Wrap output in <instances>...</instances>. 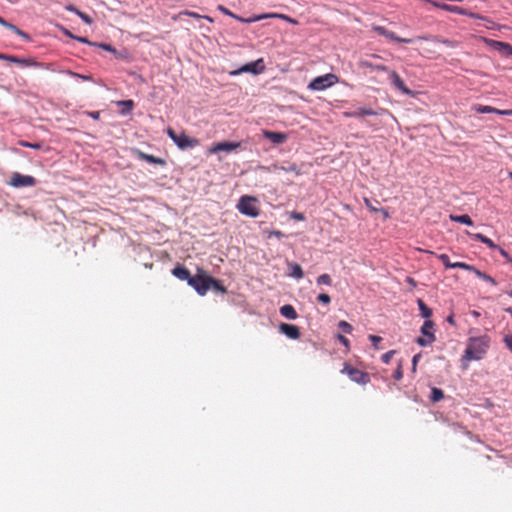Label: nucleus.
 I'll return each instance as SVG.
<instances>
[{
    "mask_svg": "<svg viewBox=\"0 0 512 512\" xmlns=\"http://www.w3.org/2000/svg\"><path fill=\"white\" fill-rule=\"evenodd\" d=\"M364 202H365V205L371 210V211H378L377 208L373 207L372 204L370 203L369 199L365 198L364 199Z\"/></svg>",
    "mask_w": 512,
    "mask_h": 512,
    "instance_id": "nucleus-53",
    "label": "nucleus"
},
{
    "mask_svg": "<svg viewBox=\"0 0 512 512\" xmlns=\"http://www.w3.org/2000/svg\"><path fill=\"white\" fill-rule=\"evenodd\" d=\"M280 314L283 317L290 319V320H294L298 317V314H297L295 308L290 304L283 305L280 308Z\"/></svg>",
    "mask_w": 512,
    "mask_h": 512,
    "instance_id": "nucleus-24",
    "label": "nucleus"
},
{
    "mask_svg": "<svg viewBox=\"0 0 512 512\" xmlns=\"http://www.w3.org/2000/svg\"><path fill=\"white\" fill-rule=\"evenodd\" d=\"M477 113H494L498 115H512V110H500L497 108H494L492 106L487 105H481V104H475L472 108Z\"/></svg>",
    "mask_w": 512,
    "mask_h": 512,
    "instance_id": "nucleus-15",
    "label": "nucleus"
},
{
    "mask_svg": "<svg viewBox=\"0 0 512 512\" xmlns=\"http://www.w3.org/2000/svg\"><path fill=\"white\" fill-rule=\"evenodd\" d=\"M418 40H430V41H434V42H438V43H442V44H445L447 46H450V47H455L456 46V42L452 41V40H448V39H442L438 36H432V35H427V36H418L417 37Z\"/></svg>",
    "mask_w": 512,
    "mask_h": 512,
    "instance_id": "nucleus-25",
    "label": "nucleus"
},
{
    "mask_svg": "<svg viewBox=\"0 0 512 512\" xmlns=\"http://www.w3.org/2000/svg\"><path fill=\"white\" fill-rule=\"evenodd\" d=\"M450 219L454 222H458V223H461V224H466V225H473V221L471 219V217L467 214H463V215H450Z\"/></svg>",
    "mask_w": 512,
    "mask_h": 512,
    "instance_id": "nucleus-29",
    "label": "nucleus"
},
{
    "mask_svg": "<svg viewBox=\"0 0 512 512\" xmlns=\"http://www.w3.org/2000/svg\"><path fill=\"white\" fill-rule=\"evenodd\" d=\"M210 289H214L215 291L226 293V288L222 285V283L212 277V282H209Z\"/></svg>",
    "mask_w": 512,
    "mask_h": 512,
    "instance_id": "nucleus-36",
    "label": "nucleus"
},
{
    "mask_svg": "<svg viewBox=\"0 0 512 512\" xmlns=\"http://www.w3.org/2000/svg\"><path fill=\"white\" fill-rule=\"evenodd\" d=\"M493 46L499 50H504L508 54L512 55V46L508 43L493 41Z\"/></svg>",
    "mask_w": 512,
    "mask_h": 512,
    "instance_id": "nucleus-33",
    "label": "nucleus"
},
{
    "mask_svg": "<svg viewBox=\"0 0 512 512\" xmlns=\"http://www.w3.org/2000/svg\"><path fill=\"white\" fill-rule=\"evenodd\" d=\"M406 282L411 286L412 289L417 286V282L410 276L406 277Z\"/></svg>",
    "mask_w": 512,
    "mask_h": 512,
    "instance_id": "nucleus-49",
    "label": "nucleus"
},
{
    "mask_svg": "<svg viewBox=\"0 0 512 512\" xmlns=\"http://www.w3.org/2000/svg\"><path fill=\"white\" fill-rule=\"evenodd\" d=\"M172 274L180 280L187 281L189 283V279L192 278L190 271L182 265H177L173 270Z\"/></svg>",
    "mask_w": 512,
    "mask_h": 512,
    "instance_id": "nucleus-20",
    "label": "nucleus"
},
{
    "mask_svg": "<svg viewBox=\"0 0 512 512\" xmlns=\"http://www.w3.org/2000/svg\"><path fill=\"white\" fill-rule=\"evenodd\" d=\"M338 81L339 79L335 74L328 73L314 78L308 84V89L314 91H322L338 83Z\"/></svg>",
    "mask_w": 512,
    "mask_h": 512,
    "instance_id": "nucleus-4",
    "label": "nucleus"
},
{
    "mask_svg": "<svg viewBox=\"0 0 512 512\" xmlns=\"http://www.w3.org/2000/svg\"><path fill=\"white\" fill-rule=\"evenodd\" d=\"M19 145L22 147L32 148V149H40L42 145L40 143H30L24 140L19 141Z\"/></svg>",
    "mask_w": 512,
    "mask_h": 512,
    "instance_id": "nucleus-41",
    "label": "nucleus"
},
{
    "mask_svg": "<svg viewBox=\"0 0 512 512\" xmlns=\"http://www.w3.org/2000/svg\"><path fill=\"white\" fill-rule=\"evenodd\" d=\"M288 266H289V269H290L289 275L291 277H294L296 279H301L303 277L304 273H303V270H302V268H301V266L299 264H297V263H289Z\"/></svg>",
    "mask_w": 512,
    "mask_h": 512,
    "instance_id": "nucleus-27",
    "label": "nucleus"
},
{
    "mask_svg": "<svg viewBox=\"0 0 512 512\" xmlns=\"http://www.w3.org/2000/svg\"><path fill=\"white\" fill-rule=\"evenodd\" d=\"M269 18H277V19H282L285 21V19H287V15L282 14V13H264V14H262V20L269 19Z\"/></svg>",
    "mask_w": 512,
    "mask_h": 512,
    "instance_id": "nucleus-38",
    "label": "nucleus"
},
{
    "mask_svg": "<svg viewBox=\"0 0 512 512\" xmlns=\"http://www.w3.org/2000/svg\"><path fill=\"white\" fill-rule=\"evenodd\" d=\"M434 323L431 320H425L421 327L422 336L417 338L416 342L420 346H429L435 341V335L433 332Z\"/></svg>",
    "mask_w": 512,
    "mask_h": 512,
    "instance_id": "nucleus-7",
    "label": "nucleus"
},
{
    "mask_svg": "<svg viewBox=\"0 0 512 512\" xmlns=\"http://www.w3.org/2000/svg\"><path fill=\"white\" fill-rule=\"evenodd\" d=\"M0 25H2L3 27L11 30L12 32H14L15 34H17L18 36L22 37L23 39L25 40H30V37L27 33H25L24 31L20 30L18 27H16L15 25L9 23L8 21H6L4 18H2L0 16Z\"/></svg>",
    "mask_w": 512,
    "mask_h": 512,
    "instance_id": "nucleus-21",
    "label": "nucleus"
},
{
    "mask_svg": "<svg viewBox=\"0 0 512 512\" xmlns=\"http://www.w3.org/2000/svg\"><path fill=\"white\" fill-rule=\"evenodd\" d=\"M389 77L394 85V87L398 90H400L402 93L406 95H413V91L410 90L404 83V81L401 79L399 74L394 70H389Z\"/></svg>",
    "mask_w": 512,
    "mask_h": 512,
    "instance_id": "nucleus-11",
    "label": "nucleus"
},
{
    "mask_svg": "<svg viewBox=\"0 0 512 512\" xmlns=\"http://www.w3.org/2000/svg\"><path fill=\"white\" fill-rule=\"evenodd\" d=\"M444 398V392L437 387H433L431 390L430 399L432 402H439Z\"/></svg>",
    "mask_w": 512,
    "mask_h": 512,
    "instance_id": "nucleus-31",
    "label": "nucleus"
},
{
    "mask_svg": "<svg viewBox=\"0 0 512 512\" xmlns=\"http://www.w3.org/2000/svg\"><path fill=\"white\" fill-rule=\"evenodd\" d=\"M129 105H130V110H132V108H133V101L132 100H130Z\"/></svg>",
    "mask_w": 512,
    "mask_h": 512,
    "instance_id": "nucleus-64",
    "label": "nucleus"
},
{
    "mask_svg": "<svg viewBox=\"0 0 512 512\" xmlns=\"http://www.w3.org/2000/svg\"><path fill=\"white\" fill-rule=\"evenodd\" d=\"M9 184L13 187H30L36 184V179L30 175H22L18 172H15L11 175Z\"/></svg>",
    "mask_w": 512,
    "mask_h": 512,
    "instance_id": "nucleus-9",
    "label": "nucleus"
},
{
    "mask_svg": "<svg viewBox=\"0 0 512 512\" xmlns=\"http://www.w3.org/2000/svg\"><path fill=\"white\" fill-rule=\"evenodd\" d=\"M118 105H122L124 108L122 109V112L125 113L128 109V100L121 101L117 103Z\"/></svg>",
    "mask_w": 512,
    "mask_h": 512,
    "instance_id": "nucleus-54",
    "label": "nucleus"
},
{
    "mask_svg": "<svg viewBox=\"0 0 512 512\" xmlns=\"http://www.w3.org/2000/svg\"><path fill=\"white\" fill-rule=\"evenodd\" d=\"M73 75L76 76V77H79V78H81L83 80H89L90 79L89 76L80 75V74H77V73H73Z\"/></svg>",
    "mask_w": 512,
    "mask_h": 512,
    "instance_id": "nucleus-58",
    "label": "nucleus"
},
{
    "mask_svg": "<svg viewBox=\"0 0 512 512\" xmlns=\"http://www.w3.org/2000/svg\"><path fill=\"white\" fill-rule=\"evenodd\" d=\"M373 30L378 33L379 35H382L392 41L400 42V43H411L413 40L408 38H401L397 36L394 32L387 30L383 26H374Z\"/></svg>",
    "mask_w": 512,
    "mask_h": 512,
    "instance_id": "nucleus-12",
    "label": "nucleus"
},
{
    "mask_svg": "<svg viewBox=\"0 0 512 512\" xmlns=\"http://www.w3.org/2000/svg\"><path fill=\"white\" fill-rule=\"evenodd\" d=\"M218 10H220L223 14L230 16L232 18L236 17V14H234L233 12H231L229 9H227L226 7H224L222 5L218 6Z\"/></svg>",
    "mask_w": 512,
    "mask_h": 512,
    "instance_id": "nucleus-45",
    "label": "nucleus"
},
{
    "mask_svg": "<svg viewBox=\"0 0 512 512\" xmlns=\"http://www.w3.org/2000/svg\"><path fill=\"white\" fill-rule=\"evenodd\" d=\"M338 327L343 332L348 333V334H350L353 330V327L347 321H344V320H342L338 323Z\"/></svg>",
    "mask_w": 512,
    "mask_h": 512,
    "instance_id": "nucleus-39",
    "label": "nucleus"
},
{
    "mask_svg": "<svg viewBox=\"0 0 512 512\" xmlns=\"http://www.w3.org/2000/svg\"><path fill=\"white\" fill-rule=\"evenodd\" d=\"M268 236L269 237L274 236L277 238H281L283 236V233L281 231H270V232H268Z\"/></svg>",
    "mask_w": 512,
    "mask_h": 512,
    "instance_id": "nucleus-52",
    "label": "nucleus"
},
{
    "mask_svg": "<svg viewBox=\"0 0 512 512\" xmlns=\"http://www.w3.org/2000/svg\"><path fill=\"white\" fill-rule=\"evenodd\" d=\"M437 258L444 264L446 268H460L463 270H472L473 266L464 262H450L449 256L447 254H439Z\"/></svg>",
    "mask_w": 512,
    "mask_h": 512,
    "instance_id": "nucleus-14",
    "label": "nucleus"
},
{
    "mask_svg": "<svg viewBox=\"0 0 512 512\" xmlns=\"http://www.w3.org/2000/svg\"><path fill=\"white\" fill-rule=\"evenodd\" d=\"M209 282H212V277L203 269H198L197 274L189 279V285L201 296H204L210 290Z\"/></svg>",
    "mask_w": 512,
    "mask_h": 512,
    "instance_id": "nucleus-2",
    "label": "nucleus"
},
{
    "mask_svg": "<svg viewBox=\"0 0 512 512\" xmlns=\"http://www.w3.org/2000/svg\"><path fill=\"white\" fill-rule=\"evenodd\" d=\"M77 40L83 43H89V41L86 38L78 37Z\"/></svg>",
    "mask_w": 512,
    "mask_h": 512,
    "instance_id": "nucleus-60",
    "label": "nucleus"
},
{
    "mask_svg": "<svg viewBox=\"0 0 512 512\" xmlns=\"http://www.w3.org/2000/svg\"><path fill=\"white\" fill-rule=\"evenodd\" d=\"M490 337L488 335H481L478 337H470L467 346L462 356L463 362H470L473 360H481L487 353L490 347Z\"/></svg>",
    "mask_w": 512,
    "mask_h": 512,
    "instance_id": "nucleus-1",
    "label": "nucleus"
},
{
    "mask_svg": "<svg viewBox=\"0 0 512 512\" xmlns=\"http://www.w3.org/2000/svg\"><path fill=\"white\" fill-rule=\"evenodd\" d=\"M317 300H318V302H320L324 305H329L331 302V297L326 293H321L317 296Z\"/></svg>",
    "mask_w": 512,
    "mask_h": 512,
    "instance_id": "nucleus-40",
    "label": "nucleus"
},
{
    "mask_svg": "<svg viewBox=\"0 0 512 512\" xmlns=\"http://www.w3.org/2000/svg\"><path fill=\"white\" fill-rule=\"evenodd\" d=\"M316 283L318 285H327L330 286L332 284V278L329 274H321L317 277Z\"/></svg>",
    "mask_w": 512,
    "mask_h": 512,
    "instance_id": "nucleus-35",
    "label": "nucleus"
},
{
    "mask_svg": "<svg viewBox=\"0 0 512 512\" xmlns=\"http://www.w3.org/2000/svg\"><path fill=\"white\" fill-rule=\"evenodd\" d=\"M417 304L420 310V315L426 320H429V318L432 316V310L420 298L417 300Z\"/></svg>",
    "mask_w": 512,
    "mask_h": 512,
    "instance_id": "nucleus-26",
    "label": "nucleus"
},
{
    "mask_svg": "<svg viewBox=\"0 0 512 512\" xmlns=\"http://www.w3.org/2000/svg\"><path fill=\"white\" fill-rule=\"evenodd\" d=\"M369 339L372 342L373 346L376 349H379L378 344L382 341V338L380 336H377V335H370Z\"/></svg>",
    "mask_w": 512,
    "mask_h": 512,
    "instance_id": "nucleus-44",
    "label": "nucleus"
},
{
    "mask_svg": "<svg viewBox=\"0 0 512 512\" xmlns=\"http://www.w3.org/2000/svg\"><path fill=\"white\" fill-rule=\"evenodd\" d=\"M132 152L137 158H139L140 160L147 161L150 164L159 165L162 167H164L166 165V161L164 159L155 157L153 155L146 154V153L140 151L139 149H133Z\"/></svg>",
    "mask_w": 512,
    "mask_h": 512,
    "instance_id": "nucleus-13",
    "label": "nucleus"
},
{
    "mask_svg": "<svg viewBox=\"0 0 512 512\" xmlns=\"http://www.w3.org/2000/svg\"><path fill=\"white\" fill-rule=\"evenodd\" d=\"M471 271L474 272L478 278L483 279L484 281H487V282L491 283L492 285L497 284V282L495 281L494 278H492L491 276L487 275L486 273L476 269L474 266Z\"/></svg>",
    "mask_w": 512,
    "mask_h": 512,
    "instance_id": "nucleus-30",
    "label": "nucleus"
},
{
    "mask_svg": "<svg viewBox=\"0 0 512 512\" xmlns=\"http://www.w3.org/2000/svg\"><path fill=\"white\" fill-rule=\"evenodd\" d=\"M358 66L361 69H370V70H373V71H383V72H387V73L390 70L389 67H387L385 65L375 64V63H372V62H370L368 60H360L358 62Z\"/></svg>",
    "mask_w": 512,
    "mask_h": 512,
    "instance_id": "nucleus-19",
    "label": "nucleus"
},
{
    "mask_svg": "<svg viewBox=\"0 0 512 512\" xmlns=\"http://www.w3.org/2000/svg\"><path fill=\"white\" fill-rule=\"evenodd\" d=\"M467 234L472 237L475 240H478L484 244H486L491 249H497L499 246L496 245L490 238L486 237L485 235L481 233H470L467 232Z\"/></svg>",
    "mask_w": 512,
    "mask_h": 512,
    "instance_id": "nucleus-23",
    "label": "nucleus"
},
{
    "mask_svg": "<svg viewBox=\"0 0 512 512\" xmlns=\"http://www.w3.org/2000/svg\"><path fill=\"white\" fill-rule=\"evenodd\" d=\"M257 199L252 196H242L237 204V209L240 213L249 216V217H257L260 214V209L257 206Z\"/></svg>",
    "mask_w": 512,
    "mask_h": 512,
    "instance_id": "nucleus-3",
    "label": "nucleus"
},
{
    "mask_svg": "<svg viewBox=\"0 0 512 512\" xmlns=\"http://www.w3.org/2000/svg\"><path fill=\"white\" fill-rule=\"evenodd\" d=\"M285 21L288 22V23H291L293 25H297L299 23L296 19H294V18H292V17H290L288 15H287V19H285Z\"/></svg>",
    "mask_w": 512,
    "mask_h": 512,
    "instance_id": "nucleus-56",
    "label": "nucleus"
},
{
    "mask_svg": "<svg viewBox=\"0 0 512 512\" xmlns=\"http://www.w3.org/2000/svg\"><path fill=\"white\" fill-rule=\"evenodd\" d=\"M263 136L276 145L282 144L288 139V135L286 133L269 130H263Z\"/></svg>",
    "mask_w": 512,
    "mask_h": 512,
    "instance_id": "nucleus-16",
    "label": "nucleus"
},
{
    "mask_svg": "<svg viewBox=\"0 0 512 512\" xmlns=\"http://www.w3.org/2000/svg\"><path fill=\"white\" fill-rule=\"evenodd\" d=\"M241 147V142H218L208 148L209 154H216L224 151L230 153Z\"/></svg>",
    "mask_w": 512,
    "mask_h": 512,
    "instance_id": "nucleus-10",
    "label": "nucleus"
},
{
    "mask_svg": "<svg viewBox=\"0 0 512 512\" xmlns=\"http://www.w3.org/2000/svg\"><path fill=\"white\" fill-rule=\"evenodd\" d=\"M441 9L446 10L451 13H456L459 15H466L471 18H478V16H476V14H474L472 12H468L466 9L459 7V6H453V5L446 4L445 6H441Z\"/></svg>",
    "mask_w": 512,
    "mask_h": 512,
    "instance_id": "nucleus-22",
    "label": "nucleus"
},
{
    "mask_svg": "<svg viewBox=\"0 0 512 512\" xmlns=\"http://www.w3.org/2000/svg\"><path fill=\"white\" fill-rule=\"evenodd\" d=\"M294 218H295V219H298V220H303V219H304L303 215H302V214H300V213L295 214V215H294Z\"/></svg>",
    "mask_w": 512,
    "mask_h": 512,
    "instance_id": "nucleus-59",
    "label": "nucleus"
},
{
    "mask_svg": "<svg viewBox=\"0 0 512 512\" xmlns=\"http://www.w3.org/2000/svg\"><path fill=\"white\" fill-rule=\"evenodd\" d=\"M11 59H12V55H6V54L0 53V60H6V61L11 62Z\"/></svg>",
    "mask_w": 512,
    "mask_h": 512,
    "instance_id": "nucleus-55",
    "label": "nucleus"
},
{
    "mask_svg": "<svg viewBox=\"0 0 512 512\" xmlns=\"http://www.w3.org/2000/svg\"><path fill=\"white\" fill-rule=\"evenodd\" d=\"M505 311L509 313L512 317V307L506 308Z\"/></svg>",
    "mask_w": 512,
    "mask_h": 512,
    "instance_id": "nucleus-63",
    "label": "nucleus"
},
{
    "mask_svg": "<svg viewBox=\"0 0 512 512\" xmlns=\"http://www.w3.org/2000/svg\"><path fill=\"white\" fill-rule=\"evenodd\" d=\"M421 357L420 354H416L413 356L412 358V371L415 372L416 371V366H417V363H418V360L419 358Z\"/></svg>",
    "mask_w": 512,
    "mask_h": 512,
    "instance_id": "nucleus-48",
    "label": "nucleus"
},
{
    "mask_svg": "<svg viewBox=\"0 0 512 512\" xmlns=\"http://www.w3.org/2000/svg\"><path fill=\"white\" fill-rule=\"evenodd\" d=\"M87 115H89L90 117H92L95 120H98L100 118V112L99 111L87 112Z\"/></svg>",
    "mask_w": 512,
    "mask_h": 512,
    "instance_id": "nucleus-50",
    "label": "nucleus"
},
{
    "mask_svg": "<svg viewBox=\"0 0 512 512\" xmlns=\"http://www.w3.org/2000/svg\"><path fill=\"white\" fill-rule=\"evenodd\" d=\"M396 351L395 350H390L386 353H384L381 357L382 359V362L385 363V364H388L390 363L391 359L393 358V356L395 355Z\"/></svg>",
    "mask_w": 512,
    "mask_h": 512,
    "instance_id": "nucleus-42",
    "label": "nucleus"
},
{
    "mask_svg": "<svg viewBox=\"0 0 512 512\" xmlns=\"http://www.w3.org/2000/svg\"><path fill=\"white\" fill-rule=\"evenodd\" d=\"M179 15H186V16H190V17H193L196 19L204 18V19L208 20L209 22H213V18H211L210 16L200 15L193 11L185 10V11L180 12Z\"/></svg>",
    "mask_w": 512,
    "mask_h": 512,
    "instance_id": "nucleus-34",
    "label": "nucleus"
},
{
    "mask_svg": "<svg viewBox=\"0 0 512 512\" xmlns=\"http://www.w3.org/2000/svg\"><path fill=\"white\" fill-rule=\"evenodd\" d=\"M433 6L437 7V8H440L441 9V6H445L446 4L444 3H439V2H435L433 0H431L430 2Z\"/></svg>",
    "mask_w": 512,
    "mask_h": 512,
    "instance_id": "nucleus-57",
    "label": "nucleus"
},
{
    "mask_svg": "<svg viewBox=\"0 0 512 512\" xmlns=\"http://www.w3.org/2000/svg\"><path fill=\"white\" fill-rule=\"evenodd\" d=\"M373 115H380V113L377 111H374L371 108H367V107L358 108L357 110L352 111V112H344L345 117H353V118H359V117H363V116H373Z\"/></svg>",
    "mask_w": 512,
    "mask_h": 512,
    "instance_id": "nucleus-18",
    "label": "nucleus"
},
{
    "mask_svg": "<svg viewBox=\"0 0 512 512\" xmlns=\"http://www.w3.org/2000/svg\"><path fill=\"white\" fill-rule=\"evenodd\" d=\"M68 9H69L70 11L75 12V13H76V14H77V15H78V16H79L83 21H85L87 24H90V23L92 22L91 18H90L87 14H85V13H83V12L79 11L77 8H75V7H69Z\"/></svg>",
    "mask_w": 512,
    "mask_h": 512,
    "instance_id": "nucleus-37",
    "label": "nucleus"
},
{
    "mask_svg": "<svg viewBox=\"0 0 512 512\" xmlns=\"http://www.w3.org/2000/svg\"><path fill=\"white\" fill-rule=\"evenodd\" d=\"M497 250L500 252V254L509 261V259H511V257L509 256V254L506 252V250H504L503 248L501 247H498Z\"/></svg>",
    "mask_w": 512,
    "mask_h": 512,
    "instance_id": "nucleus-51",
    "label": "nucleus"
},
{
    "mask_svg": "<svg viewBox=\"0 0 512 512\" xmlns=\"http://www.w3.org/2000/svg\"><path fill=\"white\" fill-rule=\"evenodd\" d=\"M234 19L239 21V22H242V23H253V22H257V21L262 20V14L254 15V16L249 17V18H244V17H241L239 15H236V17Z\"/></svg>",
    "mask_w": 512,
    "mask_h": 512,
    "instance_id": "nucleus-32",
    "label": "nucleus"
},
{
    "mask_svg": "<svg viewBox=\"0 0 512 512\" xmlns=\"http://www.w3.org/2000/svg\"><path fill=\"white\" fill-rule=\"evenodd\" d=\"M337 338L339 342L342 343L347 349L350 348V342L345 336L338 334Z\"/></svg>",
    "mask_w": 512,
    "mask_h": 512,
    "instance_id": "nucleus-46",
    "label": "nucleus"
},
{
    "mask_svg": "<svg viewBox=\"0 0 512 512\" xmlns=\"http://www.w3.org/2000/svg\"><path fill=\"white\" fill-rule=\"evenodd\" d=\"M265 64H264V60L262 58L256 60V61H253V62H250V63H247L245 65H243L242 67H240L239 69L237 70H234L232 72H230V75L232 76H237V75H240L242 73H251V74H254V75H258L262 72L265 71Z\"/></svg>",
    "mask_w": 512,
    "mask_h": 512,
    "instance_id": "nucleus-8",
    "label": "nucleus"
},
{
    "mask_svg": "<svg viewBox=\"0 0 512 512\" xmlns=\"http://www.w3.org/2000/svg\"><path fill=\"white\" fill-rule=\"evenodd\" d=\"M504 343L507 346V348L512 351V334L505 336Z\"/></svg>",
    "mask_w": 512,
    "mask_h": 512,
    "instance_id": "nucleus-47",
    "label": "nucleus"
},
{
    "mask_svg": "<svg viewBox=\"0 0 512 512\" xmlns=\"http://www.w3.org/2000/svg\"><path fill=\"white\" fill-rule=\"evenodd\" d=\"M167 135L180 149L193 148L199 145V141L196 138H191L184 132L178 134L170 127L167 129Z\"/></svg>",
    "mask_w": 512,
    "mask_h": 512,
    "instance_id": "nucleus-5",
    "label": "nucleus"
},
{
    "mask_svg": "<svg viewBox=\"0 0 512 512\" xmlns=\"http://www.w3.org/2000/svg\"><path fill=\"white\" fill-rule=\"evenodd\" d=\"M395 380H400L403 377V369H402V363H398V367L393 375Z\"/></svg>",
    "mask_w": 512,
    "mask_h": 512,
    "instance_id": "nucleus-43",
    "label": "nucleus"
},
{
    "mask_svg": "<svg viewBox=\"0 0 512 512\" xmlns=\"http://www.w3.org/2000/svg\"><path fill=\"white\" fill-rule=\"evenodd\" d=\"M279 329L290 339H298L300 337V330L296 325L282 323Z\"/></svg>",
    "mask_w": 512,
    "mask_h": 512,
    "instance_id": "nucleus-17",
    "label": "nucleus"
},
{
    "mask_svg": "<svg viewBox=\"0 0 512 512\" xmlns=\"http://www.w3.org/2000/svg\"><path fill=\"white\" fill-rule=\"evenodd\" d=\"M341 373L347 374L349 378L358 384L365 385L370 382V375L367 372L352 367L348 363H345Z\"/></svg>",
    "mask_w": 512,
    "mask_h": 512,
    "instance_id": "nucleus-6",
    "label": "nucleus"
},
{
    "mask_svg": "<svg viewBox=\"0 0 512 512\" xmlns=\"http://www.w3.org/2000/svg\"><path fill=\"white\" fill-rule=\"evenodd\" d=\"M447 321H448L449 323H452V324H453V323H454L453 316H452V315H450V316L447 318Z\"/></svg>",
    "mask_w": 512,
    "mask_h": 512,
    "instance_id": "nucleus-62",
    "label": "nucleus"
},
{
    "mask_svg": "<svg viewBox=\"0 0 512 512\" xmlns=\"http://www.w3.org/2000/svg\"><path fill=\"white\" fill-rule=\"evenodd\" d=\"M380 211L383 213V216H384L385 218H388V217H389V214H388V212H387L385 209H381Z\"/></svg>",
    "mask_w": 512,
    "mask_h": 512,
    "instance_id": "nucleus-61",
    "label": "nucleus"
},
{
    "mask_svg": "<svg viewBox=\"0 0 512 512\" xmlns=\"http://www.w3.org/2000/svg\"><path fill=\"white\" fill-rule=\"evenodd\" d=\"M11 62L19 64L21 66H38V63L31 58H18L12 56Z\"/></svg>",
    "mask_w": 512,
    "mask_h": 512,
    "instance_id": "nucleus-28",
    "label": "nucleus"
}]
</instances>
